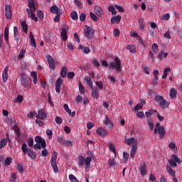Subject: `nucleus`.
<instances>
[{
	"label": "nucleus",
	"mask_w": 182,
	"mask_h": 182,
	"mask_svg": "<svg viewBox=\"0 0 182 182\" xmlns=\"http://www.w3.org/2000/svg\"><path fill=\"white\" fill-rule=\"evenodd\" d=\"M78 87H79L80 93H81L82 95H85V87H83V85H82V82H79Z\"/></svg>",
	"instance_id": "8fccbe9b"
},
{
	"label": "nucleus",
	"mask_w": 182,
	"mask_h": 182,
	"mask_svg": "<svg viewBox=\"0 0 182 182\" xmlns=\"http://www.w3.org/2000/svg\"><path fill=\"white\" fill-rule=\"evenodd\" d=\"M109 149L110 151H112V153H113L114 156H116V147L114 146V144H113L112 143H109Z\"/></svg>",
	"instance_id": "a19ab883"
},
{
	"label": "nucleus",
	"mask_w": 182,
	"mask_h": 182,
	"mask_svg": "<svg viewBox=\"0 0 182 182\" xmlns=\"http://www.w3.org/2000/svg\"><path fill=\"white\" fill-rule=\"evenodd\" d=\"M138 22H139V26L141 31H143V29H144V26H146V24L144 23V19L139 18Z\"/></svg>",
	"instance_id": "e433bc0d"
},
{
	"label": "nucleus",
	"mask_w": 182,
	"mask_h": 182,
	"mask_svg": "<svg viewBox=\"0 0 182 182\" xmlns=\"http://www.w3.org/2000/svg\"><path fill=\"white\" fill-rule=\"evenodd\" d=\"M61 36L63 38V41H64L65 42L68 41V32L66 31L65 28H63L61 31Z\"/></svg>",
	"instance_id": "b1692460"
},
{
	"label": "nucleus",
	"mask_w": 182,
	"mask_h": 182,
	"mask_svg": "<svg viewBox=\"0 0 182 182\" xmlns=\"http://www.w3.org/2000/svg\"><path fill=\"white\" fill-rule=\"evenodd\" d=\"M84 33L87 39H92L95 35V30L90 26H85L84 28Z\"/></svg>",
	"instance_id": "423d86ee"
},
{
	"label": "nucleus",
	"mask_w": 182,
	"mask_h": 182,
	"mask_svg": "<svg viewBox=\"0 0 182 182\" xmlns=\"http://www.w3.org/2000/svg\"><path fill=\"white\" fill-rule=\"evenodd\" d=\"M84 82H85L87 85H89L90 87H93V82L92 81V78H90V77H85Z\"/></svg>",
	"instance_id": "393cba45"
},
{
	"label": "nucleus",
	"mask_w": 182,
	"mask_h": 182,
	"mask_svg": "<svg viewBox=\"0 0 182 182\" xmlns=\"http://www.w3.org/2000/svg\"><path fill=\"white\" fill-rule=\"evenodd\" d=\"M27 154H28V157H30V159H31L32 160H35V159H36V154L35 153V151H33V150L28 149Z\"/></svg>",
	"instance_id": "bb28decb"
},
{
	"label": "nucleus",
	"mask_w": 182,
	"mask_h": 182,
	"mask_svg": "<svg viewBox=\"0 0 182 182\" xmlns=\"http://www.w3.org/2000/svg\"><path fill=\"white\" fill-rule=\"evenodd\" d=\"M169 95L171 99H176V96H177V90L174 88L171 89Z\"/></svg>",
	"instance_id": "2f4dec72"
},
{
	"label": "nucleus",
	"mask_w": 182,
	"mask_h": 182,
	"mask_svg": "<svg viewBox=\"0 0 182 182\" xmlns=\"http://www.w3.org/2000/svg\"><path fill=\"white\" fill-rule=\"evenodd\" d=\"M37 16L39 18L40 21H43L44 15L43 11L38 10L37 11Z\"/></svg>",
	"instance_id": "09e8293b"
},
{
	"label": "nucleus",
	"mask_w": 182,
	"mask_h": 182,
	"mask_svg": "<svg viewBox=\"0 0 182 182\" xmlns=\"http://www.w3.org/2000/svg\"><path fill=\"white\" fill-rule=\"evenodd\" d=\"M21 26H22L23 32H26V33L28 32V25L26 24V21H22Z\"/></svg>",
	"instance_id": "de8ad7c7"
},
{
	"label": "nucleus",
	"mask_w": 182,
	"mask_h": 182,
	"mask_svg": "<svg viewBox=\"0 0 182 182\" xmlns=\"http://www.w3.org/2000/svg\"><path fill=\"white\" fill-rule=\"evenodd\" d=\"M46 116H48V114L46 113L45 109H43L38 111V114L36 116V119H41V120H45V119H46Z\"/></svg>",
	"instance_id": "dca6fc26"
},
{
	"label": "nucleus",
	"mask_w": 182,
	"mask_h": 182,
	"mask_svg": "<svg viewBox=\"0 0 182 182\" xmlns=\"http://www.w3.org/2000/svg\"><path fill=\"white\" fill-rule=\"evenodd\" d=\"M143 105H146V101L141 100V104H137L135 107V111L139 112L140 109H143Z\"/></svg>",
	"instance_id": "c756f323"
},
{
	"label": "nucleus",
	"mask_w": 182,
	"mask_h": 182,
	"mask_svg": "<svg viewBox=\"0 0 182 182\" xmlns=\"http://www.w3.org/2000/svg\"><path fill=\"white\" fill-rule=\"evenodd\" d=\"M21 85L23 87H28L29 80H28V76L25 73L21 75Z\"/></svg>",
	"instance_id": "9d476101"
},
{
	"label": "nucleus",
	"mask_w": 182,
	"mask_h": 182,
	"mask_svg": "<svg viewBox=\"0 0 182 182\" xmlns=\"http://www.w3.org/2000/svg\"><path fill=\"white\" fill-rule=\"evenodd\" d=\"M35 141L37 143L34 145V149L37 150H41V148L44 149L42 151L41 154L43 157H48V149H46V141L41 136H37L35 138Z\"/></svg>",
	"instance_id": "f257e3e1"
},
{
	"label": "nucleus",
	"mask_w": 182,
	"mask_h": 182,
	"mask_svg": "<svg viewBox=\"0 0 182 182\" xmlns=\"http://www.w3.org/2000/svg\"><path fill=\"white\" fill-rule=\"evenodd\" d=\"M152 51L154 53L157 54V52H159V46H157L156 43H154L152 45Z\"/></svg>",
	"instance_id": "603ef678"
},
{
	"label": "nucleus",
	"mask_w": 182,
	"mask_h": 182,
	"mask_svg": "<svg viewBox=\"0 0 182 182\" xmlns=\"http://www.w3.org/2000/svg\"><path fill=\"white\" fill-rule=\"evenodd\" d=\"M58 152H53L51 156L50 163L53 167L54 173H58L59 169L58 168Z\"/></svg>",
	"instance_id": "20e7f679"
},
{
	"label": "nucleus",
	"mask_w": 182,
	"mask_h": 182,
	"mask_svg": "<svg viewBox=\"0 0 182 182\" xmlns=\"http://www.w3.org/2000/svg\"><path fill=\"white\" fill-rule=\"evenodd\" d=\"M70 181L71 182H79V180L76 178L73 174L69 175Z\"/></svg>",
	"instance_id": "864d4df0"
},
{
	"label": "nucleus",
	"mask_w": 182,
	"mask_h": 182,
	"mask_svg": "<svg viewBox=\"0 0 182 182\" xmlns=\"http://www.w3.org/2000/svg\"><path fill=\"white\" fill-rule=\"evenodd\" d=\"M21 149L25 154L31 150V149H28V145L26 144H22Z\"/></svg>",
	"instance_id": "a18cd8bd"
},
{
	"label": "nucleus",
	"mask_w": 182,
	"mask_h": 182,
	"mask_svg": "<svg viewBox=\"0 0 182 182\" xmlns=\"http://www.w3.org/2000/svg\"><path fill=\"white\" fill-rule=\"evenodd\" d=\"M78 48L80 50H82V52L85 53V55L90 53V48L89 47H85L82 45H80Z\"/></svg>",
	"instance_id": "412c9836"
},
{
	"label": "nucleus",
	"mask_w": 182,
	"mask_h": 182,
	"mask_svg": "<svg viewBox=\"0 0 182 182\" xmlns=\"http://www.w3.org/2000/svg\"><path fill=\"white\" fill-rule=\"evenodd\" d=\"M28 7L29 9H36V7H35V2H33V0H30L28 1Z\"/></svg>",
	"instance_id": "3c124183"
},
{
	"label": "nucleus",
	"mask_w": 182,
	"mask_h": 182,
	"mask_svg": "<svg viewBox=\"0 0 182 182\" xmlns=\"http://www.w3.org/2000/svg\"><path fill=\"white\" fill-rule=\"evenodd\" d=\"M26 53V50H21L20 53L18 54V59L20 60H22L25 56V54Z\"/></svg>",
	"instance_id": "c03bdc74"
},
{
	"label": "nucleus",
	"mask_w": 182,
	"mask_h": 182,
	"mask_svg": "<svg viewBox=\"0 0 182 182\" xmlns=\"http://www.w3.org/2000/svg\"><path fill=\"white\" fill-rule=\"evenodd\" d=\"M127 49L131 52V53H136V46L134 45H128Z\"/></svg>",
	"instance_id": "c9c22d12"
},
{
	"label": "nucleus",
	"mask_w": 182,
	"mask_h": 182,
	"mask_svg": "<svg viewBox=\"0 0 182 182\" xmlns=\"http://www.w3.org/2000/svg\"><path fill=\"white\" fill-rule=\"evenodd\" d=\"M11 163H12V157H7L4 161V166L8 167V166H11Z\"/></svg>",
	"instance_id": "37998d69"
},
{
	"label": "nucleus",
	"mask_w": 182,
	"mask_h": 182,
	"mask_svg": "<svg viewBox=\"0 0 182 182\" xmlns=\"http://www.w3.org/2000/svg\"><path fill=\"white\" fill-rule=\"evenodd\" d=\"M168 147H169V149H171V150H173V153H177V146L174 144V142H171L168 144Z\"/></svg>",
	"instance_id": "f704fd0d"
},
{
	"label": "nucleus",
	"mask_w": 182,
	"mask_h": 182,
	"mask_svg": "<svg viewBox=\"0 0 182 182\" xmlns=\"http://www.w3.org/2000/svg\"><path fill=\"white\" fill-rule=\"evenodd\" d=\"M46 134L48 136L49 140H50L52 139V136H53V133L52 132V130L48 129L46 131Z\"/></svg>",
	"instance_id": "e2e57ef3"
},
{
	"label": "nucleus",
	"mask_w": 182,
	"mask_h": 182,
	"mask_svg": "<svg viewBox=\"0 0 182 182\" xmlns=\"http://www.w3.org/2000/svg\"><path fill=\"white\" fill-rule=\"evenodd\" d=\"M108 11H109V12H111L112 14V15H116L117 14L116 9H114V6H109Z\"/></svg>",
	"instance_id": "49530a36"
},
{
	"label": "nucleus",
	"mask_w": 182,
	"mask_h": 182,
	"mask_svg": "<svg viewBox=\"0 0 182 182\" xmlns=\"http://www.w3.org/2000/svg\"><path fill=\"white\" fill-rule=\"evenodd\" d=\"M78 164L80 167H82V166H83V164H85V158H84V156H80L79 157Z\"/></svg>",
	"instance_id": "6e6d98bb"
},
{
	"label": "nucleus",
	"mask_w": 182,
	"mask_h": 182,
	"mask_svg": "<svg viewBox=\"0 0 182 182\" xmlns=\"http://www.w3.org/2000/svg\"><path fill=\"white\" fill-rule=\"evenodd\" d=\"M154 133L155 134H157L158 133L161 139H164V136H166V129L164 128V126H160V123H156L155 125Z\"/></svg>",
	"instance_id": "7ed1b4c3"
},
{
	"label": "nucleus",
	"mask_w": 182,
	"mask_h": 182,
	"mask_svg": "<svg viewBox=\"0 0 182 182\" xmlns=\"http://www.w3.org/2000/svg\"><path fill=\"white\" fill-rule=\"evenodd\" d=\"M168 55V53H167V52L161 51L158 55V59H161L163 58L164 59H166V58H167Z\"/></svg>",
	"instance_id": "58836bf2"
},
{
	"label": "nucleus",
	"mask_w": 182,
	"mask_h": 182,
	"mask_svg": "<svg viewBox=\"0 0 182 182\" xmlns=\"http://www.w3.org/2000/svg\"><path fill=\"white\" fill-rule=\"evenodd\" d=\"M77 13L76 11H73L71 13V18L73 20V21H77Z\"/></svg>",
	"instance_id": "5fc2aeb1"
},
{
	"label": "nucleus",
	"mask_w": 182,
	"mask_h": 182,
	"mask_svg": "<svg viewBox=\"0 0 182 182\" xmlns=\"http://www.w3.org/2000/svg\"><path fill=\"white\" fill-rule=\"evenodd\" d=\"M63 144H65V146H72V144H73V141L69 139L64 140Z\"/></svg>",
	"instance_id": "13d9d810"
},
{
	"label": "nucleus",
	"mask_w": 182,
	"mask_h": 182,
	"mask_svg": "<svg viewBox=\"0 0 182 182\" xmlns=\"http://www.w3.org/2000/svg\"><path fill=\"white\" fill-rule=\"evenodd\" d=\"M92 89L91 96L94 99H99V89L96 87H90Z\"/></svg>",
	"instance_id": "f3484780"
},
{
	"label": "nucleus",
	"mask_w": 182,
	"mask_h": 182,
	"mask_svg": "<svg viewBox=\"0 0 182 182\" xmlns=\"http://www.w3.org/2000/svg\"><path fill=\"white\" fill-rule=\"evenodd\" d=\"M14 33L16 39H18V38H19V36L18 35V27L15 26L14 28Z\"/></svg>",
	"instance_id": "052dcab7"
},
{
	"label": "nucleus",
	"mask_w": 182,
	"mask_h": 182,
	"mask_svg": "<svg viewBox=\"0 0 182 182\" xmlns=\"http://www.w3.org/2000/svg\"><path fill=\"white\" fill-rule=\"evenodd\" d=\"M97 134H98V136H100V137L103 138L107 136L108 132L104 128L100 127V128H97Z\"/></svg>",
	"instance_id": "2eb2a0df"
},
{
	"label": "nucleus",
	"mask_w": 182,
	"mask_h": 182,
	"mask_svg": "<svg viewBox=\"0 0 182 182\" xmlns=\"http://www.w3.org/2000/svg\"><path fill=\"white\" fill-rule=\"evenodd\" d=\"M74 2L75 4V5H77V6L78 8H82V2L79 0H74Z\"/></svg>",
	"instance_id": "774afa93"
},
{
	"label": "nucleus",
	"mask_w": 182,
	"mask_h": 182,
	"mask_svg": "<svg viewBox=\"0 0 182 182\" xmlns=\"http://www.w3.org/2000/svg\"><path fill=\"white\" fill-rule=\"evenodd\" d=\"M31 76L33 77V83L36 85L38 83V73L35 71L31 72Z\"/></svg>",
	"instance_id": "4c0bfd02"
},
{
	"label": "nucleus",
	"mask_w": 182,
	"mask_h": 182,
	"mask_svg": "<svg viewBox=\"0 0 182 182\" xmlns=\"http://www.w3.org/2000/svg\"><path fill=\"white\" fill-rule=\"evenodd\" d=\"M170 72H171V69L170 68H165L164 70V75H162V79H166Z\"/></svg>",
	"instance_id": "c85d7f7f"
},
{
	"label": "nucleus",
	"mask_w": 182,
	"mask_h": 182,
	"mask_svg": "<svg viewBox=\"0 0 182 182\" xmlns=\"http://www.w3.org/2000/svg\"><path fill=\"white\" fill-rule=\"evenodd\" d=\"M8 143V138H4L0 141V149H4Z\"/></svg>",
	"instance_id": "473e14b6"
},
{
	"label": "nucleus",
	"mask_w": 182,
	"mask_h": 182,
	"mask_svg": "<svg viewBox=\"0 0 182 182\" xmlns=\"http://www.w3.org/2000/svg\"><path fill=\"white\" fill-rule=\"evenodd\" d=\"M109 69L117 70L118 73L122 72V63L120 62V59L118 58V57H115L114 60L109 63Z\"/></svg>",
	"instance_id": "f03ea898"
},
{
	"label": "nucleus",
	"mask_w": 182,
	"mask_h": 182,
	"mask_svg": "<svg viewBox=\"0 0 182 182\" xmlns=\"http://www.w3.org/2000/svg\"><path fill=\"white\" fill-rule=\"evenodd\" d=\"M67 73H68V68L63 67L60 73L61 77H66Z\"/></svg>",
	"instance_id": "ea45409f"
},
{
	"label": "nucleus",
	"mask_w": 182,
	"mask_h": 182,
	"mask_svg": "<svg viewBox=\"0 0 182 182\" xmlns=\"http://www.w3.org/2000/svg\"><path fill=\"white\" fill-rule=\"evenodd\" d=\"M136 151H137V146H132L130 152V156L132 159H134V154H136Z\"/></svg>",
	"instance_id": "72a5a7b5"
},
{
	"label": "nucleus",
	"mask_w": 182,
	"mask_h": 182,
	"mask_svg": "<svg viewBox=\"0 0 182 182\" xmlns=\"http://www.w3.org/2000/svg\"><path fill=\"white\" fill-rule=\"evenodd\" d=\"M5 14L6 19H11L12 18V9L11 5L6 4L5 6Z\"/></svg>",
	"instance_id": "f8f14e48"
},
{
	"label": "nucleus",
	"mask_w": 182,
	"mask_h": 182,
	"mask_svg": "<svg viewBox=\"0 0 182 182\" xmlns=\"http://www.w3.org/2000/svg\"><path fill=\"white\" fill-rule=\"evenodd\" d=\"M104 124H105V129H107V130H112L113 127H114L113 122H112L107 115L105 117Z\"/></svg>",
	"instance_id": "1a4fd4ad"
},
{
	"label": "nucleus",
	"mask_w": 182,
	"mask_h": 182,
	"mask_svg": "<svg viewBox=\"0 0 182 182\" xmlns=\"http://www.w3.org/2000/svg\"><path fill=\"white\" fill-rule=\"evenodd\" d=\"M120 21H122V16H120L119 15L114 16L111 18V22L112 23H119Z\"/></svg>",
	"instance_id": "a878e982"
},
{
	"label": "nucleus",
	"mask_w": 182,
	"mask_h": 182,
	"mask_svg": "<svg viewBox=\"0 0 182 182\" xmlns=\"http://www.w3.org/2000/svg\"><path fill=\"white\" fill-rule=\"evenodd\" d=\"M29 39L31 46H33V48H36V41H35V38L33 37V34L32 33V32H31L29 34Z\"/></svg>",
	"instance_id": "4be33fe9"
},
{
	"label": "nucleus",
	"mask_w": 182,
	"mask_h": 182,
	"mask_svg": "<svg viewBox=\"0 0 182 182\" xmlns=\"http://www.w3.org/2000/svg\"><path fill=\"white\" fill-rule=\"evenodd\" d=\"M85 163L87 168H89L90 167V163H92V158L87 157L85 159Z\"/></svg>",
	"instance_id": "79ce46f5"
},
{
	"label": "nucleus",
	"mask_w": 182,
	"mask_h": 182,
	"mask_svg": "<svg viewBox=\"0 0 182 182\" xmlns=\"http://www.w3.org/2000/svg\"><path fill=\"white\" fill-rule=\"evenodd\" d=\"M96 85L99 89H103V82L102 81H97Z\"/></svg>",
	"instance_id": "69168bd1"
},
{
	"label": "nucleus",
	"mask_w": 182,
	"mask_h": 182,
	"mask_svg": "<svg viewBox=\"0 0 182 182\" xmlns=\"http://www.w3.org/2000/svg\"><path fill=\"white\" fill-rule=\"evenodd\" d=\"M8 70H9V67L6 66L2 73V79L3 82L5 83V82L8 81Z\"/></svg>",
	"instance_id": "6ab92c4d"
},
{
	"label": "nucleus",
	"mask_w": 182,
	"mask_h": 182,
	"mask_svg": "<svg viewBox=\"0 0 182 182\" xmlns=\"http://www.w3.org/2000/svg\"><path fill=\"white\" fill-rule=\"evenodd\" d=\"M63 83V80L61 77L58 78L57 80V81L55 82V92H56V93H60V90H61L60 87H61Z\"/></svg>",
	"instance_id": "ddd939ff"
},
{
	"label": "nucleus",
	"mask_w": 182,
	"mask_h": 182,
	"mask_svg": "<svg viewBox=\"0 0 182 182\" xmlns=\"http://www.w3.org/2000/svg\"><path fill=\"white\" fill-rule=\"evenodd\" d=\"M50 11L51 14H55V15H60V12H59V8L58 6H53L50 8Z\"/></svg>",
	"instance_id": "5701e85b"
},
{
	"label": "nucleus",
	"mask_w": 182,
	"mask_h": 182,
	"mask_svg": "<svg viewBox=\"0 0 182 182\" xmlns=\"http://www.w3.org/2000/svg\"><path fill=\"white\" fill-rule=\"evenodd\" d=\"M94 11H95L96 15H97L98 16H103V15H105L103 10L99 6H95Z\"/></svg>",
	"instance_id": "aec40b11"
},
{
	"label": "nucleus",
	"mask_w": 182,
	"mask_h": 182,
	"mask_svg": "<svg viewBox=\"0 0 182 182\" xmlns=\"http://www.w3.org/2000/svg\"><path fill=\"white\" fill-rule=\"evenodd\" d=\"M27 144L28 147H32L33 146V138H28Z\"/></svg>",
	"instance_id": "4d7b16f0"
},
{
	"label": "nucleus",
	"mask_w": 182,
	"mask_h": 182,
	"mask_svg": "<svg viewBox=\"0 0 182 182\" xmlns=\"http://www.w3.org/2000/svg\"><path fill=\"white\" fill-rule=\"evenodd\" d=\"M182 161L178 156L172 155L171 158L168 160V164L171 167H177V164H181Z\"/></svg>",
	"instance_id": "39448f33"
},
{
	"label": "nucleus",
	"mask_w": 182,
	"mask_h": 182,
	"mask_svg": "<svg viewBox=\"0 0 182 182\" xmlns=\"http://www.w3.org/2000/svg\"><path fill=\"white\" fill-rule=\"evenodd\" d=\"M46 58L49 64L50 69H51L52 70H55L56 68V62L58 61L55 60V59H53V57H52L50 55H47Z\"/></svg>",
	"instance_id": "6e6552de"
},
{
	"label": "nucleus",
	"mask_w": 182,
	"mask_h": 182,
	"mask_svg": "<svg viewBox=\"0 0 182 182\" xmlns=\"http://www.w3.org/2000/svg\"><path fill=\"white\" fill-rule=\"evenodd\" d=\"M137 117H139L140 119H144V112H138L136 114Z\"/></svg>",
	"instance_id": "338daca9"
},
{
	"label": "nucleus",
	"mask_w": 182,
	"mask_h": 182,
	"mask_svg": "<svg viewBox=\"0 0 182 182\" xmlns=\"http://www.w3.org/2000/svg\"><path fill=\"white\" fill-rule=\"evenodd\" d=\"M140 173L143 177L147 174V168L146 167V164L144 162L141 164Z\"/></svg>",
	"instance_id": "a211bd4d"
},
{
	"label": "nucleus",
	"mask_w": 182,
	"mask_h": 182,
	"mask_svg": "<svg viewBox=\"0 0 182 182\" xmlns=\"http://www.w3.org/2000/svg\"><path fill=\"white\" fill-rule=\"evenodd\" d=\"M86 19V14H85V13H82L80 15V21H81V22H85Z\"/></svg>",
	"instance_id": "680f3d73"
},
{
	"label": "nucleus",
	"mask_w": 182,
	"mask_h": 182,
	"mask_svg": "<svg viewBox=\"0 0 182 182\" xmlns=\"http://www.w3.org/2000/svg\"><path fill=\"white\" fill-rule=\"evenodd\" d=\"M146 122H147L148 127H149V130L151 132H153V129H154V123L153 122V120L147 119Z\"/></svg>",
	"instance_id": "7c9ffc66"
},
{
	"label": "nucleus",
	"mask_w": 182,
	"mask_h": 182,
	"mask_svg": "<svg viewBox=\"0 0 182 182\" xmlns=\"http://www.w3.org/2000/svg\"><path fill=\"white\" fill-rule=\"evenodd\" d=\"M156 101L159 102V105L162 107V109H166V108L168 107V105H170L161 96H156Z\"/></svg>",
	"instance_id": "0eeeda50"
},
{
	"label": "nucleus",
	"mask_w": 182,
	"mask_h": 182,
	"mask_svg": "<svg viewBox=\"0 0 182 182\" xmlns=\"http://www.w3.org/2000/svg\"><path fill=\"white\" fill-rule=\"evenodd\" d=\"M157 82H159V77H154V79H153L151 82L152 86H156Z\"/></svg>",
	"instance_id": "0e129e2a"
},
{
	"label": "nucleus",
	"mask_w": 182,
	"mask_h": 182,
	"mask_svg": "<svg viewBox=\"0 0 182 182\" xmlns=\"http://www.w3.org/2000/svg\"><path fill=\"white\" fill-rule=\"evenodd\" d=\"M26 12L28 14V18H31V19H33L36 22H38V17L35 16V13L36 12V9H26Z\"/></svg>",
	"instance_id": "9b49d317"
},
{
	"label": "nucleus",
	"mask_w": 182,
	"mask_h": 182,
	"mask_svg": "<svg viewBox=\"0 0 182 182\" xmlns=\"http://www.w3.org/2000/svg\"><path fill=\"white\" fill-rule=\"evenodd\" d=\"M166 170L169 176H171L172 177H176V171L173 170V168H171L170 166H166Z\"/></svg>",
	"instance_id": "cd10ccee"
},
{
	"label": "nucleus",
	"mask_w": 182,
	"mask_h": 182,
	"mask_svg": "<svg viewBox=\"0 0 182 182\" xmlns=\"http://www.w3.org/2000/svg\"><path fill=\"white\" fill-rule=\"evenodd\" d=\"M125 143L128 146H133V147H134V146H137V140H136L135 138H129V139L126 138Z\"/></svg>",
	"instance_id": "4468645a"
},
{
	"label": "nucleus",
	"mask_w": 182,
	"mask_h": 182,
	"mask_svg": "<svg viewBox=\"0 0 182 182\" xmlns=\"http://www.w3.org/2000/svg\"><path fill=\"white\" fill-rule=\"evenodd\" d=\"M23 100V96L19 95L18 97L16 98V102H18V103H22Z\"/></svg>",
	"instance_id": "bf43d9fd"
}]
</instances>
